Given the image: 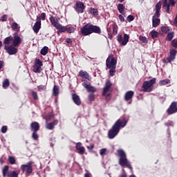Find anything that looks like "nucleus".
Wrapping results in <instances>:
<instances>
[{
    "label": "nucleus",
    "instance_id": "obj_1",
    "mask_svg": "<svg viewBox=\"0 0 177 177\" xmlns=\"http://www.w3.org/2000/svg\"><path fill=\"white\" fill-rule=\"evenodd\" d=\"M129 120V119L125 116L118 119L114 123L112 127L108 131L109 139H114V138H115V136L120 133L121 128H125V127H127V124H128Z\"/></svg>",
    "mask_w": 177,
    "mask_h": 177
},
{
    "label": "nucleus",
    "instance_id": "obj_2",
    "mask_svg": "<svg viewBox=\"0 0 177 177\" xmlns=\"http://www.w3.org/2000/svg\"><path fill=\"white\" fill-rule=\"evenodd\" d=\"M118 153V157H119V165L123 168H128L131 171H132V165H131V162L129 160H128V158H127V153L124 150L122 149H118L117 151Z\"/></svg>",
    "mask_w": 177,
    "mask_h": 177
},
{
    "label": "nucleus",
    "instance_id": "obj_3",
    "mask_svg": "<svg viewBox=\"0 0 177 177\" xmlns=\"http://www.w3.org/2000/svg\"><path fill=\"white\" fill-rule=\"evenodd\" d=\"M156 81L157 79L156 77L149 81H145L142 86V92H152L153 89H154V84H156Z\"/></svg>",
    "mask_w": 177,
    "mask_h": 177
},
{
    "label": "nucleus",
    "instance_id": "obj_4",
    "mask_svg": "<svg viewBox=\"0 0 177 177\" xmlns=\"http://www.w3.org/2000/svg\"><path fill=\"white\" fill-rule=\"evenodd\" d=\"M39 123L37 122H32L30 124V131L32 132V138L33 140H38L39 136H38V131H39Z\"/></svg>",
    "mask_w": 177,
    "mask_h": 177
},
{
    "label": "nucleus",
    "instance_id": "obj_5",
    "mask_svg": "<svg viewBox=\"0 0 177 177\" xmlns=\"http://www.w3.org/2000/svg\"><path fill=\"white\" fill-rule=\"evenodd\" d=\"M106 66L107 68H116L117 59L112 55H109L106 60Z\"/></svg>",
    "mask_w": 177,
    "mask_h": 177
},
{
    "label": "nucleus",
    "instance_id": "obj_6",
    "mask_svg": "<svg viewBox=\"0 0 177 177\" xmlns=\"http://www.w3.org/2000/svg\"><path fill=\"white\" fill-rule=\"evenodd\" d=\"M117 41L122 46H125L129 42V35L127 33L124 35L122 39V35L121 33H118L117 37Z\"/></svg>",
    "mask_w": 177,
    "mask_h": 177
},
{
    "label": "nucleus",
    "instance_id": "obj_7",
    "mask_svg": "<svg viewBox=\"0 0 177 177\" xmlns=\"http://www.w3.org/2000/svg\"><path fill=\"white\" fill-rule=\"evenodd\" d=\"M34 162H28L26 165H21V169L23 172H26L28 175H31L32 174V165Z\"/></svg>",
    "mask_w": 177,
    "mask_h": 177
},
{
    "label": "nucleus",
    "instance_id": "obj_8",
    "mask_svg": "<svg viewBox=\"0 0 177 177\" xmlns=\"http://www.w3.org/2000/svg\"><path fill=\"white\" fill-rule=\"evenodd\" d=\"M42 66H44L42 61L36 58L35 60V64L33 65V72L41 74V72L42 71Z\"/></svg>",
    "mask_w": 177,
    "mask_h": 177
},
{
    "label": "nucleus",
    "instance_id": "obj_9",
    "mask_svg": "<svg viewBox=\"0 0 177 177\" xmlns=\"http://www.w3.org/2000/svg\"><path fill=\"white\" fill-rule=\"evenodd\" d=\"M177 55V50L171 48L169 50V56L167 57L166 59H163V63H165L166 64H168V63H171V62H174L176 57Z\"/></svg>",
    "mask_w": 177,
    "mask_h": 177
},
{
    "label": "nucleus",
    "instance_id": "obj_10",
    "mask_svg": "<svg viewBox=\"0 0 177 177\" xmlns=\"http://www.w3.org/2000/svg\"><path fill=\"white\" fill-rule=\"evenodd\" d=\"M17 46H13V44L10 46H5L4 49L10 55H16L19 52V49L17 48Z\"/></svg>",
    "mask_w": 177,
    "mask_h": 177
},
{
    "label": "nucleus",
    "instance_id": "obj_11",
    "mask_svg": "<svg viewBox=\"0 0 177 177\" xmlns=\"http://www.w3.org/2000/svg\"><path fill=\"white\" fill-rule=\"evenodd\" d=\"M80 32L84 37L91 35V24H86L81 29Z\"/></svg>",
    "mask_w": 177,
    "mask_h": 177
},
{
    "label": "nucleus",
    "instance_id": "obj_12",
    "mask_svg": "<svg viewBox=\"0 0 177 177\" xmlns=\"http://www.w3.org/2000/svg\"><path fill=\"white\" fill-rule=\"evenodd\" d=\"M167 113L169 115H171V114H175L177 113V102H173L169 106L167 110Z\"/></svg>",
    "mask_w": 177,
    "mask_h": 177
},
{
    "label": "nucleus",
    "instance_id": "obj_13",
    "mask_svg": "<svg viewBox=\"0 0 177 177\" xmlns=\"http://www.w3.org/2000/svg\"><path fill=\"white\" fill-rule=\"evenodd\" d=\"M74 9L77 13H84V10H85V4L82 1H78L75 3Z\"/></svg>",
    "mask_w": 177,
    "mask_h": 177
},
{
    "label": "nucleus",
    "instance_id": "obj_14",
    "mask_svg": "<svg viewBox=\"0 0 177 177\" xmlns=\"http://www.w3.org/2000/svg\"><path fill=\"white\" fill-rule=\"evenodd\" d=\"M49 20L53 27L56 28V30H59L60 31V29L62 28V24H60L59 22H57V19L53 17V15H50Z\"/></svg>",
    "mask_w": 177,
    "mask_h": 177
},
{
    "label": "nucleus",
    "instance_id": "obj_15",
    "mask_svg": "<svg viewBox=\"0 0 177 177\" xmlns=\"http://www.w3.org/2000/svg\"><path fill=\"white\" fill-rule=\"evenodd\" d=\"M21 41H23V39L20 38V36H19V34L17 32H15L14 39H12V45H13V46H19L20 44H21Z\"/></svg>",
    "mask_w": 177,
    "mask_h": 177
},
{
    "label": "nucleus",
    "instance_id": "obj_16",
    "mask_svg": "<svg viewBox=\"0 0 177 177\" xmlns=\"http://www.w3.org/2000/svg\"><path fill=\"white\" fill-rule=\"evenodd\" d=\"M134 95H135V93L132 91H129L126 92V93L124 94V100L126 102H129V104H131Z\"/></svg>",
    "mask_w": 177,
    "mask_h": 177
},
{
    "label": "nucleus",
    "instance_id": "obj_17",
    "mask_svg": "<svg viewBox=\"0 0 177 177\" xmlns=\"http://www.w3.org/2000/svg\"><path fill=\"white\" fill-rule=\"evenodd\" d=\"M102 34V29L100 27L96 25L91 24V34Z\"/></svg>",
    "mask_w": 177,
    "mask_h": 177
},
{
    "label": "nucleus",
    "instance_id": "obj_18",
    "mask_svg": "<svg viewBox=\"0 0 177 177\" xmlns=\"http://www.w3.org/2000/svg\"><path fill=\"white\" fill-rule=\"evenodd\" d=\"M66 31L68 34H73V32H74L75 31V28H74L73 26L66 27V26H62L61 29H59L60 32H66Z\"/></svg>",
    "mask_w": 177,
    "mask_h": 177
},
{
    "label": "nucleus",
    "instance_id": "obj_19",
    "mask_svg": "<svg viewBox=\"0 0 177 177\" xmlns=\"http://www.w3.org/2000/svg\"><path fill=\"white\" fill-rule=\"evenodd\" d=\"M160 10H161V1H160L158 3L156 4V12L152 17L158 19V17L161 16V14L160 13Z\"/></svg>",
    "mask_w": 177,
    "mask_h": 177
},
{
    "label": "nucleus",
    "instance_id": "obj_20",
    "mask_svg": "<svg viewBox=\"0 0 177 177\" xmlns=\"http://www.w3.org/2000/svg\"><path fill=\"white\" fill-rule=\"evenodd\" d=\"M41 19L40 18H37V21L35 22V25L32 27V30L35 34H38L39 32V30H41Z\"/></svg>",
    "mask_w": 177,
    "mask_h": 177
},
{
    "label": "nucleus",
    "instance_id": "obj_21",
    "mask_svg": "<svg viewBox=\"0 0 177 177\" xmlns=\"http://www.w3.org/2000/svg\"><path fill=\"white\" fill-rule=\"evenodd\" d=\"M75 149L79 154H85V147H82V142H77L75 145Z\"/></svg>",
    "mask_w": 177,
    "mask_h": 177
},
{
    "label": "nucleus",
    "instance_id": "obj_22",
    "mask_svg": "<svg viewBox=\"0 0 177 177\" xmlns=\"http://www.w3.org/2000/svg\"><path fill=\"white\" fill-rule=\"evenodd\" d=\"M72 100L76 106H80L81 104V98L80 97V95L76 93L72 94Z\"/></svg>",
    "mask_w": 177,
    "mask_h": 177
},
{
    "label": "nucleus",
    "instance_id": "obj_23",
    "mask_svg": "<svg viewBox=\"0 0 177 177\" xmlns=\"http://www.w3.org/2000/svg\"><path fill=\"white\" fill-rule=\"evenodd\" d=\"M57 124H59V120L56 119L53 122L48 123L46 126V128L50 131H52V129H54L55 125H57Z\"/></svg>",
    "mask_w": 177,
    "mask_h": 177
},
{
    "label": "nucleus",
    "instance_id": "obj_24",
    "mask_svg": "<svg viewBox=\"0 0 177 177\" xmlns=\"http://www.w3.org/2000/svg\"><path fill=\"white\" fill-rule=\"evenodd\" d=\"M83 86L87 90V92H91L92 93H95V92H96V88L85 82L83 83Z\"/></svg>",
    "mask_w": 177,
    "mask_h": 177
},
{
    "label": "nucleus",
    "instance_id": "obj_25",
    "mask_svg": "<svg viewBox=\"0 0 177 177\" xmlns=\"http://www.w3.org/2000/svg\"><path fill=\"white\" fill-rule=\"evenodd\" d=\"M111 82L110 80L106 81L105 84V87L103 89L102 95L103 96H106V94L107 93V91L110 90V88H111Z\"/></svg>",
    "mask_w": 177,
    "mask_h": 177
},
{
    "label": "nucleus",
    "instance_id": "obj_26",
    "mask_svg": "<svg viewBox=\"0 0 177 177\" xmlns=\"http://www.w3.org/2000/svg\"><path fill=\"white\" fill-rule=\"evenodd\" d=\"M13 42V37L9 36L4 39L3 44L5 46H9Z\"/></svg>",
    "mask_w": 177,
    "mask_h": 177
},
{
    "label": "nucleus",
    "instance_id": "obj_27",
    "mask_svg": "<svg viewBox=\"0 0 177 177\" xmlns=\"http://www.w3.org/2000/svg\"><path fill=\"white\" fill-rule=\"evenodd\" d=\"M79 77H81L82 80H89V73L86 71H84L82 70L79 72Z\"/></svg>",
    "mask_w": 177,
    "mask_h": 177
},
{
    "label": "nucleus",
    "instance_id": "obj_28",
    "mask_svg": "<svg viewBox=\"0 0 177 177\" xmlns=\"http://www.w3.org/2000/svg\"><path fill=\"white\" fill-rule=\"evenodd\" d=\"M161 23V20L158 18L152 17V26L153 27H158Z\"/></svg>",
    "mask_w": 177,
    "mask_h": 177
},
{
    "label": "nucleus",
    "instance_id": "obj_29",
    "mask_svg": "<svg viewBox=\"0 0 177 177\" xmlns=\"http://www.w3.org/2000/svg\"><path fill=\"white\" fill-rule=\"evenodd\" d=\"M10 172L9 171V166L6 165L3 169V177H8Z\"/></svg>",
    "mask_w": 177,
    "mask_h": 177
},
{
    "label": "nucleus",
    "instance_id": "obj_30",
    "mask_svg": "<svg viewBox=\"0 0 177 177\" xmlns=\"http://www.w3.org/2000/svg\"><path fill=\"white\" fill-rule=\"evenodd\" d=\"M125 6L122 3H119L118 5V10H119V13H121V15H125Z\"/></svg>",
    "mask_w": 177,
    "mask_h": 177
},
{
    "label": "nucleus",
    "instance_id": "obj_31",
    "mask_svg": "<svg viewBox=\"0 0 177 177\" xmlns=\"http://www.w3.org/2000/svg\"><path fill=\"white\" fill-rule=\"evenodd\" d=\"M11 28L14 31H20V26L17 22H13L11 25Z\"/></svg>",
    "mask_w": 177,
    "mask_h": 177
},
{
    "label": "nucleus",
    "instance_id": "obj_32",
    "mask_svg": "<svg viewBox=\"0 0 177 177\" xmlns=\"http://www.w3.org/2000/svg\"><path fill=\"white\" fill-rule=\"evenodd\" d=\"M112 28H113V35H117V33L118 32V26L115 23H113L111 24Z\"/></svg>",
    "mask_w": 177,
    "mask_h": 177
},
{
    "label": "nucleus",
    "instance_id": "obj_33",
    "mask_svg": "<svg viewBox=\"0 0 177 177\" xmlns=\"http://www.w3.org/2000/svg\"><path fill=\"white\" fill-rule=\"evenodd\" d=\"M48 50H49V48H48V46H44L41 49L40 54L42 55V56H46V55H48Z\"/></svg>",
    "mask_w": 177,
    "mask_h": 177
},
{
    "label": "nucleus",
    "instance_id": "obj_34",
    "mask_svg": "<svg viewBox=\"0 0 177 177\" xmlns=\"http://www.w3.org/2000/svg\"><path fill=\"white\" fill-rule=\"evenodd\" d=\"M168 84H171V80L168 79L162 80L159 82V84L160 86H164L165 85H168Z\"/></svg>",
    "mask_w": 177,
    "mask_h": 177
},
{
    "label": "nucleus",
    "instance_id": "obj_35",
    "mask_svg": "<svg viewBox=\"0 0 177 177\" xmlns=\"http://www.w3.org/2000/svg\"><path fill=\"white\" fill-rule=\"evenodd\" d=\"M10 85V82H9L8 79H5L3 82V89H8L9 88V86Z\"/></svg>",
    "mask_w": 177,
    "mask_h": 177
},
{
    "label": "nucleus",
    "instance_id": "obj_36",
    "mask_svg": "<svg viewBox=\"0 0 177 177\" xmlns=\"http://www.w3.org/2000/svg\"><path fill=\"white\" fill-rule=\"evenodd\" d=\"M54 96H59V86L55 85L53 88Z\"/></svg>",
    "mask_w": 177,
    "mask_h": 177
},
{
    "label": "nucleus",
    "instance_id": "obj_37",
    "mask_svg": "<svg viewBox=\"0 0 177 177\" xmlns=\"http://www.w3.org/2000/svg\"><path fill=\"white\" fill-rule=\"evenodd\" d=\"M174 32H170L167 34V37H166V41H172V39L174 37Z\"/></svg>",
    "mask_w": 177,
    "mask_h": 177
},
{
    "label": "nucleus",
    "instance_id": "obj_38",
    "mask_svg": "<svg viewBox=\"0 0 177 177\" xmlns=\"http://www.w3.org/2000/svg\"><path fill=\"white\" fill-rule=\"evenodd\" d=\"M162 8L166 10L167 13H169V15L171 13L169 11V3H162Z\"/></svg>",
    "mask_w": 177,
    "mask_h": 177
},
{
    "label": "nucleus",
    "instance_id": "obj_39",
    "mask_svg": "<svg viewBox=\"0 0 177 177\" xmlns=\"http://www.w3.org/2000/svg\"><path fill=\"white\" fill-rule=\"evenodd\" d=\"M90 13L93 15V16H97L99 15V11L96 8H90Z\"/></svg>",
    "mask_w": 177,
    "mask_h": 177
},
{
    "label": "nucleus",
    "instance_id": "obj_40",
    "mask_svg": "<svg viewBox=\"0 0 177 177\" xmlns=\"http://www.w3.org/2000/svg\"><path fill=\"white\" fill-rule=\"evenodd\" d=\"M151 38L153 39H156V38H158V32L153 30L151 32Z\"/></svg>",
    "mask_w": 177,
    "mask_h": 177
},
{
    "label": "nucleus",
    "instance_id": "obj_41",
    "mask_svg": "<svg viewBox=\"0 0 177 177\" xmlns=\"http://www.w3.org/2000/svg\"><path fill=\"white\" fill-rule=\"evenodd\" d=\"M8 161L11 165H15V164H16V158L13 156H9Z\"/></svg>",
    "mask_w": 177,
    "mask_h": 177
},
{
    "label": "nucleus",
    "instance_id": "obj_42",
    "mask_svg": "<svg viewBox=\"0 0 177 177\" xmlns=\"http://www.w3.org/2000/svg\"><path fill=\"white\" fill-rule=\"evenodd\" d=\"M31 95L35 100H38V93L37 91H31Z\"/></svg>",
    "mask_w": 177,
    "mask_h": 177
},
{
    "label": "nucleus",
    "instance_id": "obj_43",
    "mask_svg": "<svg viewBox=\"0 0 177 177\" xmlns=\"http://www.w3.org/2000/svg\"><path fill=\"white\" fill-rule=\"evenodd\" d=\"M161 31L162 32H164V34H167L169 32V27L168 26H162L161 27Z\"/></svg>",
    "mask_w": 177,
    "mask_h": 177
},
{
    "label": "nucleus",
    "instance_id": "obj_44",
    "mask_svg": "<svg viewBox=\"0 0 177 177\" xmlns=\"http://www.w3.org/2000/svg\"><path fill=\"white\" fill-rule=\"evenodd\" d=\"M139 39L141 42H142V44H147V42H149V41L147 40V38H146V37L145 36L140 35L139 37Z\"/></svg>",
    "mask_w": 177,
    "mask_h": 177
},
{
    "label": "nucleus",
    "instance_id": "obj_45",
    "mask_svg": "<svg viewBox=\"0 0 177 177\" xmlns=\"http://www.w3.org/2000/svg\"><path fill=\"white\" fill-rule=\"evenodd\" d=\"M38 18H40V21L41 20H46V13L42 12L40 15V17H37V20H38Z\"/></svg>",
    "mask_w": 177,
    "mask_h": 177
},
{
    "label": "nucleus",
    "instance_id": "obj_46",
    "mask_svg": "<svg viewBox=\"0 0 177 177\" xmlns=\"http://www.w3.org/2000/svg\"><path fill=\"white\" fill-rule=\"evenodd\" d=\"M88 99L89 100V102H95V94L91 93V94L88 95Z\"/></svg>",
    "mask_w": 177,
    "mask_h": 177
},
{
    "label": "nucleus",
    "instance_id": "obj_47",
    "mask_svg": "<svg viewBox=\"0 0 177 177\" xmlns=\"http://www.w3.org/2000/svg\"><path fill=\"white\" fill-rule=\"evenodd\" d=\"M38 91H46V85H39L37 86Z\"/></svg>",
    "mask_w": 177,
    "mask_h": 177
},
{
    "label": "nucleus",
    "instance_id": "obj_48",
    "mask_svg": "<svg viewBox=\"0 0 177 177\" xmlns=\"http://www.w3.org/2000/svg\"><path fill=\"white\" fill-rule=\"evenodd\" d=\"M109 75H111V77H114V74H115V68H109Z\"/></svg>",
    "mask_w": 177,
    "mask_h": 177
},
{
    "label": "nucleus",
    "instance_id": "obj_49",
    "mask_svg": "<svg viewBox=\"0 0 177 177\" xmlns=\"http://www.w3.org/2000/svg\"><path fill=\"white\" fill-rule=\"evenodd\" d=\"M127 21H129V23H131V21H133V20H135V17H133V15H129L127 17Z\"/></svg>",
    "mask_w": 177,
    "mask_h": 177
},
{
    "label": "nucleus",
    "instance_id": "obj_50",
    "mask_svg": "<svg viewBox=\"0 0 177 177\" xmlns=\"http://www.w3.org/2000/svg\"><path fill=\"white\" fill-rule=\"evenodd\" d=\"M171 46L177 49V40L176 39L171 41Z\"/></svg>",
    "mask_w": 177,
    "mask_h": 177
},
{
    "label": "nucleus",
    "instance_id": "obj_51",
    "mask_svg": "<svg viewBox=\"0 0 177 177\" xmlns=\"http://www.w3.org/2000/svg\"><path fill=\"white\" fill-rule=\"evenodd\" d=\"M111 27H113V26H111V24L110 25V23H109L106 26V30L108 33H111Z\"/></svg>",
    "mask_w": 177,
    "mask_h": 177
},
{
    "label": "nucleus",
    "instance_id": "obj_52",
    "mask_svg": "<svg viewBox=\"0 0 177 177\" xmlns=\"http://www.w3.org/2000/svg\"><path fill=\"white\" fill-rule=\"evenodd\" d=\"M1 21H8V15H4L1 17Z\"/></svg>",
    "mask_w": 177,
    "mask_h": 177
},
{
    "label": "nucleus",
    "instance_id": "obj_53",
    "mask_svg": "<svg viewBox=\"0 0 177 177\" xmlns=\"http://www.w3.org/2000/svg\"><path fill=\"white\" fill-rule=\"evenodd\" d=\"M7 131H8V127L3 126L1 127V132H2V133H6Z\"/></svg>",
    "mask_w": 177,
    "mask_h": 177
},
{
    "label": "nucleus",
    "instance_id": "obj_54",
    "mask_svg": "<svg viewBox=\"0 0 177 177\" xmlns=\"http://www.w3.org/2000/svg\"><path fill=\"white\" fill-rule=\"evenodd\" d=\"M51 118H53V115L49 114L46 116V121H50Z\"/></svg>",
    "mask_w": 177,
    "mask_h": 177
},
{
    "label": "nucleus",
    "instance_id": "obj_55",
    "mask_svg": "<svg viewBox=\"0 0 177 177\" xmlns=\"http://www.w3.org/2000/svg\"><path fill=\"white\" fill-rule=\"evenodd\" d=\"M65 42H66V44H73V39L66 38V40H65Z\"/></svg>",
    "mask_w": 177,
    "mask_h": 177
},
{
    "label": "nucleus",
    "instance_id": "obj_56",
    "mask_svg": "<svg viewBox=\"0 0 177 177\" xmlns=\"http://www.w3.org/2000/svg\"><path fill=\"white\" fill-rule=\"evenodd\" d=\"M106 149L104 148L100 149V156H104V154L106 153Z\"/></svg>",
    "mask_w": 177,
    "mask_h": 177
},
{
    "label": "nucleus",
    "instance_id": "obj_57",
    "mask_svg": "<svg viewBox=\"0 0 177 177\" xmlns=\"http://www.w3.org/2000/svg\"><path fill=\"white\" fill-rule=\"evenodd\" d=\"M169 6L171 5V6H175V0H169Z\"/></svg>",
    "mask_w": 177,
    "mask_h": 177
},
{
    "label": "nucleus",
    "instance_id": "obj_58",
    "mask_svg": "<svg viewBox=\"0 0 177 177\" xmlns=\"http://www.w3.org/2000/svg\"><path fill=\"white\" fill-rule=\"evenodd\" d=\"M119 177H128V176H127V173H125V170L123 169V173L121 174L119 176Z\"/></svg>",
    "mask_w": 177,
    "mask_h": 177
},
{
    "label": "nucleus",
    "instance_id": "obj_59",
    "mask_svg": "<svg viewBox=\"0 0 177 177\" xmlns=\"http://www.w3.org/2000/svg\"><path fill=\"white\" fill-rule=\"evenodd\" d=\"M119 19L120 21H125V18L122 15H119Z\"/></svg>",
    "mask_w": 177,
    "mask_h": 177
},
{
    "label": "nucleus",
    "instance_id": "obj_60",
    "mask_svg": "<svg viewBox=\"0 0 177 177\" xmlns=\"http://www.w3.org/2000/svg\"><path fill=\"white\" fill-rule=\"evenodd\" d=\"M95 148V145L93 144L90 145V146L87 147V149H88V150H93V149Z\"/></svg>",
    "mask_w": 177,
    "mask_h": 177
},
{
    "label": "nucleus",
    "instance_id": "obj_61",
    "mask_svg": "<svg viewBox=\"0 0 177 177\" xmlns=\"http://www.w3.org/2000/svg\"><path fill=\"white\" fill-rule=\"evenodd\" d=\"M84 177H92V174L90 172H86L84 174Z\"/></svg>",
    "mask_w": 177,
    "mask_h": 177
},
{
    "label": "nucleus",
    "instance_id": "obj_62",
    "mask_svg": "<svg viewBox=\"0 0 177 177\" xmlns=\"http://www.w3.org/2000/svg\"><path fill=\"white\" fill-rule=\"evenodd\" d=\"M108 38L109 39H113V34L111 33H108Z\"/></svg>",
    "mask_w": 177,
    "mask_h": 177
},
{
    "label": "nucleus",
    "instance_id": "obj_63",
    "mask_svg": "<svg viewBox=\"0 0 177 177\" xmlns=\"http://www.w3.org/2000/svg\"><path fill=\"white\" fill-rule=\"evenodd\" d=\"M106 102H110V94H108L106 96Z\"/></svg>",
    "mask_w": 177,
    "mask_h": 177
},
{
    "label": "nucleus",
    "instance_id": "obj_64",
    "mask_svg": "<svg viewBox=\"0 0 177 177\" xmlns=\"http://www.w3.org/2000/svg\"><path fill=\"white\" fill-rule=\"evenodd\" d=\"M174 24L175 26H177V17H176L174 19Z\"/></svg>",
    "mask_w": 177,
    "mask_h": 177
}]
</instances>
